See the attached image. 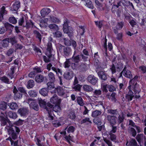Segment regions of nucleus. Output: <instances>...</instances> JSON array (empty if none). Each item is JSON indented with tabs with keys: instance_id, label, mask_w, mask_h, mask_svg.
<instances>
[{
	"instance_id": "nucleus-33",
	"label": "nucleus",
	"mask_w": 146,
	"mask_h": 146,
	"mask_svg": "<svg viewBox=\"0 0 146 146\" xmlns=\"http://www.w3.org/2000/svg\"><path fill=\"white\" fill-rule=\"evenodd\" d=\"M123 76L127 78L131 79L132 78V75L130 71L126 69L125 71L124 72Z\"/></svg>"
},
{
	"instance_id": "nucleus-58",
	"label": "nucleus",
	"mask_w": 146,
	"mask_h": 146,
	"mask_svg": "<svg viewBox=\"0 0 146 146\" xmlns=\"http://www.w3.org/2000/svg\"><path fill=\"white\" fill-rule=\"evenodd\" d=\"M139 69L140 71L143 74L146 73V66L144 65H141L139 66Z\"/></svg>"
},
{
	"instance_id": "nucleus-50",
	"label": "nucleus",
	"mask_w": 146,
	"mask_h": 146,
	"mask_svg": "<svg viewBox=\"0 0 146 146\" xmlns=\"http://www.w3.org/2000/svg\"><path fill=\"white\" fill-rule=\"evenodd\" d=\"M49 28L54 31H57L59 29L58 26L55 24H51L48 25Z\"/></svg>"
},
{
	"instance_id": "nucleus-12",
	"label": "nucleus",
	"mask_w": 146,
	"mask_h": 146,
	"mask_svg": "<svg viewBox=\"0 0 146 146\" xmlns=\"http://www.w3.org/2000/svg\"><path fill=\"white\" fill-rule=\"evenodd\" d=\"M8 40V38H7L2 40H0V49L7 48L8 46L9 43Z\"/></svg>"
},
{
	"instance_id": "nucleus-32",
	"label": "nucleus",
	"mask_w": 146,
	"mask_h": 146,
	"mask_svg": "<svg viewBox=\"0 0 146 146\" xmlns=\"http://www.w3.org/2000/svg\"><path fill=\"white\" fill-rule=\"evenodd\" d=\"M102 113L101 111L96 110L92 112V116L93 117H99Z\"/></svg>"
},
{
	"instance_id": "nucleus-13",
	"label": "nucleus",
	"mask_w": 146,
	"mask_h": 146,
	"mask_svg": "<svg viewBox=\"0 0 146 146\" xmlns=\"http://www.w3.org/2000/svg\"><path fill=\"white\" fill-rule=\"evenodd\" d=\"M74 76V72L72 71L66 72L64 74V78L68 80H70L72 79L73 77Z\"/></svg>"
},
{
	"instance_id": "nucleus-18",
	"label": "nucleus",
	"mask_w": 146,
	"mask_h": 146,
	"mask_svg": "<svg viewBox=\"0 0 146 146\" xmlns=\"http://www.w3.org/2000/svg\"><path fill=\"white\" fill-rule=\"evenodd\" d=\"M51 12L50 9L45 7L43 8L41 11L40 13L42 16L45 17L47 15Z\"/></svg>"
},
{
	"instance_id": "nucleus-23",
	"label": "nucleus",
	"mask_w": 146,
	"mask_h": 146,
	"mask_svg": "<svg viewBox=\"0 0 146 146\" xmlns=\"http://www.w3.org/2000/svg\"><path fill=\"white\" fill-rule=\"evenodd\" d=\"M35 80L37 83H41L43 82L44 80V76L41 74H37L35 76Z\"/></svg>"
},
{
	"instance_id": "nucleus-35",
	"label": "nucleus",
	"mask_w": 146,
	"mask_h": 146,
	"mask_svg": "<svg viewBox=\"0 0 146 146\" xmlns=\"http://www.w3.org/2000/svg\"><path fill=\"white\" fill-rule=\"evenodd\" d=\"M23 120H22L20 119H19V120L17 121H15L13 124H11V125H10L9 126H7V129H8V127L11 125H13L14 126H20L23 125ZM16 127H17L16 126Z\"/></svg>"
},
{
	"instance_id": "nucleus-25",
	"label": "nucleus",
	"mask_w": 146,
	"mask_h": 146,
	"mask_svg": "<svg viewBox=\"0 0 146 146\" xmlns=\"http://www.w3.org/2000/svg\"><path fill=\"white\" fill-rule=\"evenodd\" d=\"M0 80L2 82L6 84H9L12 82V81H10L9 79L5 76L0 77Z\"/></svg>"
},
{
	"instance_id": "nucleus-17",
	"label": "nucleus",
	"mask_w": 146,
	"mask_h": 146,
	"mask_svg": "<svg viewBox=\"0 0 146 146\" xmlns=\"http://www.w3.org/2000/svg\"><path fill=\"white\" fill-rule=\"evenodd\" d=\"M47 106L45 107V109L48 112L49 111H52V110L56 111L55 110H57V108H54V105L51 104L50 102H47L46 103Z\"/></svg>"
},
{
	"instance_id": "nucleus-26",
	"label": "nucleus",
	"mask_w": 146,
	"mask_h": 146,
	"mask_svg": "<svg viewBox=\"0 0 146 146\" xmlns=\"http://www.w3.org/2000/svg\"><path fill=\"white\" fill-rule=\"evenodd\" d=\"M128 143V141L126 143V146H137V141L134 139H131L129 141V144L127 145Z\"/></svg>"
},
{
	"instance_id": "nucleus-7",
	"label": "nucleus",
	"mask_w": 146,
	"mask_h": 146,
	"mask_svg": "<svg viewBox=\"0 0 146 146\" xmlns=\"http://www.w3.org/2000/svg\"><path fill=\"white\" fill-rule=\"evenodd\" d=\"M13 92L14 94V99L15 100H18L21 99L23 96V94L18 92L15 86L13 87Z\"/></svg>"
},
{
	"instance_id": "nucleus-49",
	"label": "nucleus",
	"mask_w": 146,
	"mask_h": 146,
	"mask_svg": "<svg viewBox=\"0 0 146 146\" xmlns=\"http://www.w3.org/2000/svg\"><path fill=\"white\" fill-rule=\"evenodd\" d=\"M87 6L89 8L93 9L94 7L92 4V2L90 0H86L85 1Z\"/></svg>"
},
{
	"instance_id": "nucleus-57",
	"label": "nucleus",
	"mask_w": 146,
	"mask_h": 146,
	"mask_svg": "<svg viewBox=\"0 0 146 146\" xmlns=\"http://www.w3.org/2000/svg\"><path fill=\"white\" fill-rule=\"evenodd\" d=\"M123 33L121 32L118 33L116 35V39L118 40L122 41H123Z\"/></svg>"
},
{
	"instance_id": "nucleus-37",
	"label": "nucleus",
	"mask_w": 146,
	"mask_h": 146,
	"mask_svg": "<svg viewBox=\"0 0 146 146\" xmlns=\"http://www.w3.org/2000/svg\"><path fill=\"white\" fill-rule=\"evenodd\" d=\"M7 104L6 102L1 101L0 102V109L5 111L7 109Z\"/></svg>"
},
{
	"instance_id": "nucleus-38",
	"label": "nucleus",
	"mask_w": 146,
	"mask_h": 146,
	"mask_svg": "<svg viewBox=\"0 0 146 146\" xmlns=\"http://www.w3.org/2000/svg\"><path fill=\"white\" fill-rule=\"evenodd\" d=\"M116 67L117 71L120 72L122 70L123 68V64L121 62H118L117 63V64L115 66Z\"/></svg>"
},
{
	"instance_id": "nucleus-64",
	"label": "nucleus",
	"mask_w": 146,
	"mask_h": 146,
	"mask_svg": "<svg viewBox=\"0 0 146 146\" xmlns=\"http://www.w3.org/2000/svg\"><path fill=\"white\" fill-rule=\"evenodd\" d=\"M79 28L81 29L80 30L79 33L81 36L83 35L84 33L85 32L84 27L82 25L79 26Z\"/></svg>"
},
{
	"instance_id": "nucleus-5",
	"label": "nucleus",
	"mask_w": 146,
	"mask_h": 146,
	"mask_svg": "<svg viewBox=\"0 0 146 146\" xmlns=\"http://www.w3.org/2000/svg\"><path fill=\"white\" fill-rule=\"evenodd\" d=\"M0 121L2 126H4L7 123L9 124V125H11L10 124L11 121L7 117L5 114L2 112L0 113Z\"/></svg>"
},
{
	"instance_id": "nucleus-30",
	"label": "nucleus",
	"mask_w": 146,
	"mask_h": 146,
	"mask_svg": "<svg viewBox=\"0 0 146 146\" xmlns=\"http://www.w3.org/2000/svg\"><path fill=\"white\" fill-rule=\"evenodd\" d=\"M48 79L49 82H55V78L54 74L52 72H49L48 75Z\"/></svg>"
},
{
	"instance_id": "nucleus-44",
	"label": "nucleus",
	"mask_w": 146,
	"mask_h": 146,
	"mask_svg": "<svg viewBox=\"0 0 146 146\" xmlns=\"http://www.w3.org/2000/svg\"><path fill=\"white\" fill-rule=\"evenodd\" d=\"M77 101L78 104L80 106H82L84 105V101L81 97L78 96L77 98Z\"/></svg>"
},
{
	"instance_id": "nucleus-63",
	"label": "nucleus",
	"mask_w": 146,
	"mask_h": 146,
	"mask_svg": "<svg viewBox=\"0 0 146 146\" xmlns=\"http://www.w3.org/2000/svg\"><path fill=\"white\" fill-rule=\"evenodd\" d=\"M129 131L131 133L132 136L135 137L137 134V132L135 129L131 127L129 128Z\"/></svg>"
},
{
	"instance_id": "nucleus-43",
	"label": "nucleus",
	"mask_w": 146,
	"mask_h": 146,
	"mask_svg": "<svg viewBox=\"0 0 146 146\" xmlns=\"http://www.w3.org/2000/svg\"><path fill=\"white\" fill-rule=\"evenodd\" d=\"M57 70L56 72V74L58 76V78L59 79L60 84H62V76H60L59 75V73L61 75H62V71L59 68H58V69H57Z\"/></svg>"
},
{
	"instance_id": "nucleus-31",
	"label": "nucleus",
	"mask_w": 146,
	"mask_h": 146,
	"mask_svg": "<svg viewBox=\"0 0 146 146\" xmlns=\"http://www.w3.org/2000/svg\"><path fill=\"white\" fill-rule=\"evenodd\" d=\"M104 22V21L103 20L94 21V23L96 26L98 28L100 31L101 30V28L103 26Z\"/></svg>"
},
{
	"instance_id": "nucleus-41",
	"label": "nucleus",
	"mask_w": 146,
	"mask_h": 146,
	"mask_svg": "<svg viewBox=\"0 0 146 146\" xmlns=\"http://www.w3.org/2000/svg\"><path fill=\"white\" fill-rule=\"evenodd\" d=\"M34 81L33 80H30L28 81L27 86L28 89H30L33 88L35 85Z\"/></svg>"
},
{
	"instance_id": "nucleus-20",
	"label": "nucleus",
	"mask_w": 146,
	"mask_h": 146,
	"mask_svg": "<svg viewBox=\"0 0 146 146\" xmlns=\"http://www.w3.org/2000/svg\"><path fill=\"white\" fill-rule=\"evenodd\" d=\"M12 6V9L13 11H17L20 7V2L19 1H15Z\"/></svg>"
},
{
	"instance_id": "nucleus-59",
	"label": "nucleus",
	"mask_w": 146,
	"mask_h": 146,
	"mask_svg": "<svg viewBox=\"0 0 146 146\" xmlns=\"http://www.w3.org/2000/svg\"><path fill=\"white\" fill-rule=\"evenodd\" d=\"M18 92H20V93H22L23 94H27L26 90H25V88L23 87H20L18 88Z\"/></svg>"
},
{
	"instance_id": "nucleus-62",
	"label": "nucleus",
	"mask_w": 146,
	"mask_h": 146,
	"mask_svg": "<svg viewBox=\"0 0 146 146\" xmlns=\"http://www.w3.org/2000/svg\"><path fill=\"white\" fill-rule=\"evenodd\" d=\"M107 88L108 89L109 91L110 92H112L115 91L116 89L115 87L113 85H110L107 86Z\"/></svg>"
},
{
	"instance_id": "nucleus-61",
	"label": "nucleus",
	"mask_w": 146,
	"mask_h": 146,
	"mask_svg": "<svg viewBox=\"0 0 146 146\" xmlns=\"http://www.w3.org/2000/svg\"><path fill=\"white\" fill-rule=\"evenodd\" d=\"M110 69L111 70L112 74H113L116 73V70H117L116 67L114 64H112L111 66Z\"/></svg>"
},
{
	"instance_id": "nucleus-1",
	"label": "nucleus",
	"mask_w": 146,
	"mask_h": 146,
	"mask_svg": "<svg viewBox=\"0 0 146 146\" xmlns=\"http://www.w3.org/2000/svg\"><path fill=\"white\" fill-rule=\"evenodd\" d=\"M138 78V76L136 75L129 82V86L127 87L129 91L125 96V99L128 102L131 101L134 97L136 99L139 100L140 99L139 94L141 89L137 83Z\"/></svg>"
},
{
	"instance_id": "nucleus-54",
	"label": "nucleus",
	"mask_w": 146,
	"mask_h": 146,
	"mask_svg": "<svg viewBox=\"0 0 146 146\" xmlns=\"http://www.w3.org/2000/svg\"><path fill=\"white\" fill-rule=\"evenodd\" d=\"M8 20L10 23L13 24H16L17 22V19L14 16L10 17L9 18Z\"/></svg>"
},
{
	"instance_id": "nucleus-22",
	"label": "nucleus",
	"mask_w": 146,
	"mask_h": 146,
	"mask_svg": "<svg viewBox=\"0 0 146 146\" xmlns=\"http://www.w3.org/2000/svg\"><path fill=\"white\" fill-rule=\"evenodd\" d=\"M25 27L27 29L36 27L34 25V23L31 20L26 21Z\"/></svg>"
},
{
	"instance_id": "nucleus-39",
	"label": "nucleus",
	"mask_w": 146,
	"mask_h": 146,
	"mask_svg": "<svg viewBox=\"0 0 146 146\" xmlns=\"http://www.w3.org/2000/svg\"><path fill=\"white\" fill-rule=\"evenodd\" d=\"M124 26V22L122 21L120 22H118L116 26V28L119 30L122 29Z\"/></svg>"
},
{
	"instance_id": "nucleus-29",
	"label": "nucleus",
	"mask_w": 146,
	"mask_h": 146,
	"mask_svg": "<svg viewBox=\"0 0 146 146\" xmlns=\"http://www.w3.org/2000/svg\"><path fill=\"white\" fill-rule=\"evenodd\" d=\"M48 89L47 88H44L40 90L39 93L42 95L45 96L48 95Z\"/></svg>"
},
{
	"instance_id": "nucleus-45",
	"label": "nucleus",
	"mask_w": 146,
	"mask_h": 146,
	"mask_svg": "<svg viewBox=\"0 0 146 146\" xmlns=\"http://www.w3.org/2000/svg\"><path fill=\"white\" fill-rule=\"evenodd\" d=\"M124 115L123 113H122L121 115H119L118 117L117 122L118 124L122 123L124 121Z\"/></svg>"
},
{
	"instance_id": "nucleus-34",
	"label": "nucleus",
	"mask_w": 146,
	"mask_h": 146,
	"mask_svg": "<svg viewBox=\"0 0 146 146\" xmlns=\"http://www.w3.org/2000/svg\"><path fill=\"white\" fill-rule=\"evenodd\" d=\"M66 129L68 133H73L75 130V128L73 126H67L65 128V130H66Z\"/></svg>"
},
{
	"instance_id": "nucleus-10",
	"label": "nucleus",
	"mask_w": 146,
	"mask_h": 146,
	"mask_svg": "<svg viewBox=\"0 0 146 146\" xmlns=\"http://www.w3.org/2000/svg\"><path fill=\"white\" fill-rule=\"evenodd\" d=\"M29 103L31 107L33 108L36 111H38L39 110L38 105L37 103L34 100H32L31 98L29 99L28 100Z\"/></svg>"
},
{
	"instance_id": "nucleus-16",
	"label": "nucleus",
	"mask_w": 146,
	"mask_h": 146,
	"mask_svg": "<svg viewBox=\"0 0 146 146\" xmlns=\"http://www.w3.org/2000/svg\"><path fill=\"white\" fill-rule=\"evenodd\" d=\"M116 117L110 115H108L107 118L111 125H114L116 123Z\"/></svg>"
},
{
	"instance_id": "nucleus-55",
	"label": "nucleus",
	"mask_w": 146,
	"mask_h": 146,
	"mask_svg": "<svg viewBox=\"0 0 146 146\" xmlns=\"http://www.w3.org/2000/svg\"><path fill=\"white\" fill-rule=\"evenodd\" d=\"M29 96L31 97H35L37 96V93L34 90H31L28 92Z\"/></svg>"
},
{
	"instance_id": "nucleus-2",
	"label": "nucleus",
	"mask_w": 146,
	"mask_h": 146,
	"mask_svg": "<svg viewBox=\"0 0 146 146\" xmlns=\"http://www.w3.org/2000/svg\"><path fill=\"white\" fill-rule=\"evenodd\" d=\"M20 131V128L18 127L13 125L8 127L7 131L8 135H9L8 139H10L11 145L13 144L14 146H18V141L14 142L12 139L15 140L17 139Z\"/></svg>"
},
{
	"instance_id": "nucleus-60",
	"label": "nucleus",
	"mask_w": 146,
	"mask_h": 146,
	"mask_svg": "<svg viewBox=\"0 0 146 146\" xmlns=\"http://www.w3.org/2000/svg\"><path fill=\"white\" fill-rule=\"evenodd\" d=\"M109 135H110V139L111 141H115L117 140L116 135L112 133H108Z\"/></svg>"
},
{
	"instance_id": "nucleus-3",
	"label": "nucleus",
	"mask_w": 146,
	"mask_h": 146,
	"mask_svg": "<svg viewBox=\"0 0 146 146\" xmlns=\"http://www.w3.org/2000/svg\"><path fill=\"white\" fill-rule=\"evenodd\" d=\"M58 48L61 54L66 58L68 57L72 54V50L70 47L66 46L60 44Z\"/></svg>"
},
{
	"instance_id": "nucleus-56",
	"label": "nucleus",
	"mask_w": 146,
	"mask_h": 146,
	"mask_svg": "<svg viewBox=\"0 0 146 146\" xmlns=\"http://www.w3.org/2000/svg\"><path fill=\"white\" fill-rule=\"evenodd\" d=\"M9 39V43L10 42L12 45H13L17 42L16 40L15 37H13L8 38Z\"/></svg>"
},
{
	"instance_id": "nucleus-46",
	"label": "nucleus",
	"mask_w": 146,
	"mask_h": 146,
	"mask_svg": "<svg viewBox=\"0 0 146 146\" xmlns=\"http://www.w3.org/2000/svg\"><path fill=\"white\" fill-rule=\"evenodd\" d=\"M95 118L93 120L94 122L98 125H100L101 124V120L99 117H95Z\"/></svg>"
},
{
	"instance_id": "nucleus-27",
	"label": "nucleus",
	"mask_w": 146,
	"mask_h": 146,
	"mask_svg": "<svg viewBox=\"0 0 146 146\" xmlns=\"http://www.w3.org/2000/svg\"><path fill=\"white\" fill-rule=\"evenodd\" d=\"M7 105L12 110H15L18 108V105L15 102H12L9 103Z\"/></svg>"
},
{
	"instance_id": "nucleus-9",
	"label": "nucleus",
	"mask_w": 146,
	"mask_h": 146,
	"mask_svg": "<svg viewBox=\"0 0 146 146\" xmlns=\"http://www.w3.org/2000/svg\"><path fill=\"white\" fill-rule=\"evenodd\" d=\"M18 112L21 116L25 117L29 114V110L26 108H21L18 110Z\"/></svg>"
},
{
	"instance_id": "nucleus-11",
	"label": "nucleus",
	"mask_w": 146,
	"mask_h": 146,
	"mask_svg": "<svg viewBox=\"0 0 146 146\" xmlns=\"http://www.w3.org/2000/svg\"><path fill=\"white\" fill-rule=\"evenodd\" d=\"M69 22L66 18L64 19L62 28L64 32H67L68 29H70V28H72L69 26Z\"/></svg>"
},
{
	"instance_id": "nucleus-36",
	"label": "nucleus",
	"mask_w": 146,
	"mask_h": 146,
	"mask_svg": "<svg viewBox=\"0 0 146 146\" xmlns=\"http://www.w3.org/2000/svg\"><path fill=\"white\" fill-rule=\"evenodd\" d=\"M4 26L6 30L12 31L14 27L13 25L8 22L5 23Z\"/></svg>"
},
{
	"instance_id": "nucleus-21",
	"label": "nucleus",
	"mask_w": 146,
	"mask_h": 146,
	"mask_svg": "<svg viewBox=\"0 0 146 146\" xmlns=\"http://www.w3.org/2000/svg\"><path fill=\"white\" fill-rule=\"evenodd\" d=\"M7 14V11L5 10V7L3 6L1 8L0 11V22L3 19V16Z\"/></svg>"
},
{
	"instance_id": "nucleus-48",
	"label": "nucleus",
	"mask_w": 146,
	"mask_h": 146,
	"mask_svg": "<svg viewBox=\"0 0 146 146\" xmlns=\"http://www.w3.org/2000/svg\"><path fill=\"white\" fill-rule=\"evenodd\" d=\"M51 20L52 22L56 24H59L61 22V21L59 19L54 17H51Z\"/></svg>"
},
{
	"instance_id": "nucleus-52",
	"label": "nucleus",
	"mask_w": 146,
	"mask_h": 146,
	"mask_svg": "<svg viewBox=\"0 0 146 146\" xmlns=\"http://www.w3.org/2000/svg\"><path fill=\"white\" fill-rule=\"evenodd\" d=\"M54 82H49L47 83V88L49 90H52L54 88Z\"/></svg>"
},
{
	"instance_id": "nucleus-53",
	"label": "nucleus",
	"mask_w": 146,
	"mask_h": 146,
	"mask_svg": "<svg viewBox=\"0 0 146 146\" xmlns=\"http://www.w3.org/2000/svg\"><path fill=\"white\" fill-rule=\"evenodd\" d=\"M143 134H138L137 135L136 139L139 143H141L143 140Z\"/></svg>"
},
{
	"instance_id": "nucleus-4",
	"label": "nucleus",
	"mask_w": 146,
	"mask_h": 146,
	"mask_svg": "<svg viewBox=\"0 0 146 146\" xmlns=\"http://www.w3.org/2000/svg\"><path fill=\"white\" fill-rule=\"evenodd\" d=\"M50 101L51 103L54 104V108H57V111L60 109L61 100L58 98L56 95L54 94L50 99Z\"/></svg>"
},
{
	"instance_id": "nucleus-51",
	"label": "nucleus",
	"mask_w": 146,
	"mask_h": 146,
	"mask_svg": "<svg viewBox=\"0 0 146 146\" xmlns=\"http://www.w3.org/2000/svg\"><path fill=\"white\" fill-rule=\"evenodd\" d=\"M39 104L40 107H43L45 109V107L46 106V102L44 101V100H43L40 99L38 100Z\"/></svg>"
},
{
	"instance_id": "nucleus-6",
	"label": "nucleus",
	"mask_w": 146,
	"mask_h": 146,
	"mask_svg": "<svg viewBox=\"0 0 146 146\" xmlns=\"http://www.w3.org/2000/svg\"><path fill=\"white\" fill-rule=\"evenodd\" d=\"M96 72L99 78L102 80V82L106 81L108 78L109 77V75L104 70H100L98 72L97 70Z\"/></svg>"
},
{
	"instance_id": "nucleus-47",
	"label": "nucleus",
	"mask_w": 146,
	"mask_h": 146,
	"mask_svg": "<svg viewBox=\"0 0 146 146\" xmlns=\"http://www.w3.org/2000/svg\"><path fill=\"white\" fill-rule=\"evenodd\" d=\"M33 33L36 35V38H38L40 42L42 39V36L40 33L37 30H35L33 31Z\"/></svg>"
},
{
	"instance_id": "nucleus-8",
	"label": "nucleus",
	"mask_w": 146,
	"mask_h": 146,
	"mask_svg": "<svg viewBox=\"0 0 146 146\" xmlns=\"http://www.w3.org/2000/svg\"><path fill=\"white\" fill-rule=\"evenodd\" d=\"M88 81L91 84L95 85L97 82L98 79L93 75H89L87 78Z\"/></svg>"
},
{
	"instance_id": "nucleus-28",
	"label": "nucleus",
	"mask_w": 146,
	"mask_h": 146,
	"mask_svg": "<svg viewBox=\"0 0 146 146\" xmlns=\"http://www.w3.org/2000/svg\"><path fill=\"white\" fill-rule=\"evenodd\" d=\"M83 90L86 92H91L93 90V89L89 85L85 84L83 85Z\"/></svg>"
},
{
	"instance_id": "nucleus-15",
	"label": "nucleus",
	"mask_w": 146,
	"mask_h": 146,
	"mask_svg": "<svg viewBox=\"0 0 146 146\" xmlns=\"http://www.w3.org/2000/svg\"><path fill=\"white\" fill-rule=\"evenodd\" d=\"M47 50L48 53V55L47 54H46L47 56L49 58H50L52 56V53L53 50L52 45L51 42H49L47 44Z\"/></svg>"
},
{
	"instance_id": "nucleus-19",
	"label": "nucleus",
	"mask_w": 146,
	"mask_h": 146,
	"mask_svg": "<svg viewBox=\"0 0 146 146\" xmlns=\"http://www.w3.org/2000/svg\"><path fill=\"white\" fill-rule=\"evenodd\" d=\"M5 114L7 117H9L14 119H15L17 117V115L15 112L11 111H5Z\"/></svg>"
},
{
	"instance_id": "nucleus-24",
	"label": "nucleus",
	"mask_w": 146,
	"mask_h": 146,
	"mask_svg": "<svg viewBox=\"0 0 146 146\" xmlns=\"http://www.w3.org/2000/svg\"><path fill=\"white\" fill-rule=\"evenodd\" d=\"M76 53V51H75L74 52V54L73 55L72 58L73 61L76 63H78L79 62L82 60L80 58V55H78L74 56V54Z\"/></svg>"
},
{
	"instance_id": "nucleus-42",
	"label": "nucleus",
	"mask_w": 146,
	"mask_h": 146,
	"mask_svg": "<svg viewBox=\"0 0 146 146\" xmlns=\"http://www.w3.org/2000/svg\"><path fill=\"white\" fill-rule=\"evenodd\" d=\"M107 113L111 115H116L118 113L117 109L115 110L109 109L107 110Z\"/></svg>"
},
{
	"instance_id": "nucleus-40",
	"label": "nucleus",
	"mask_w": 146,
	"mask_h": 146,
	"mask_svg": "<svg viewBox=\"0 0 146 146\" xmlns=\"http://www.w3.org/2000/svg\"><path fill=\"white\" fill-rule=\"evenodd\" d=\"M68 117L72 120L75 119L76 117L75 112L73 111H70L68 114Z\"/></svg>"
},
{
	"instance_id": "nucleus-14",
	"label": "nucleus",
	"mask_w": 146,
	"mask_h": 146,
	"mask_svg": "<svg viewBox=\"0 0 146 146\" xmlns=\"http://www.w3.org/2000/svg\"><path fill=\"white\" fill-rule=\"evenodd\" d=\"M54 93H57V94L60 96L64 95L65 94V91L63 88L61 87H58L54 88L53 91Z\"/></svg>"
}]
</instances>
